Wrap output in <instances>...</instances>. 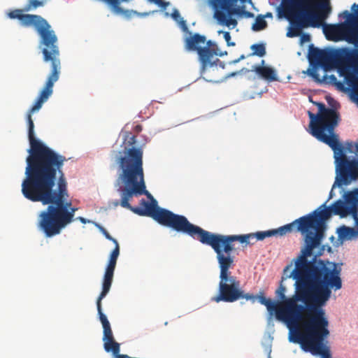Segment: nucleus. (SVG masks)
Listing matches in <instances>:
<instances>
[{
  "mask_svg": "<svg viewBox=\"0 0 358 358\" xmlns=\"http://www.w3.org/2000/svg\"><path fill=\"white\" fill-rule=\"evenodd\" d=\"M100 229L106 238L112 241L115 245V248L110 255L109 261L106 268L102 283V285L112 284L117 260L120 255V246L117 241L113 238L103 227H101Z\"/></svg>",
  "mask_w": 358,
  "mask_h": 358,
  "instance_id": "nucleus-14",
  "label": "nucleus"
},
{
  "mask_svg": "<svg viewBox=\"0 0 358 358\" xmlns=\"http://www.w3.org/2000/svg\"><path fill=\"white\" fill-rule=\"evenodd\" d=\"M182 23L183 24L184 26H185V22L184 20H182Z\"/></svg>",
  "mask_w": 358,
  "mask_h": 358,
  "instance_id": "nucleus-46",
  "label": "nucleus"
},
{
  "mask_svg": "<svg viewBox=\"0 0 358 358\" xmlns=\"http://www.w3.org/2000/svg\"><path fill=\"white\" fill-rule=\"evenodd\" d=\"M285 292V287H283L282 285H280V287L275 292L276 295L282 300L281 301H284L285 300L288 299L286 298Z\"/></svg>",
  "mask_w": 358,
  "mask_h": 358,
  "instance_id": "nucleus-28",
  "label": "nucleus"
},
{
  "mask_svg": "<svg viewBox=\"0 0 358 358\" xmlns=\"http://www.w3.org/2000/svg\"><path fill=\"white\" fill-rule=\"evenodd\" d=\"M358 192V189H356L354 191H351L350 192Z\"/></svg>",
  "mask_w": 358,
  "mask_h": 358,
  "instance_id": "nucleus-44",
  "label": "nucleus"
},
{
  "mask_svg": "<svg viewBox=\"0 0 358 358\" xmlns=\"http://www.w3.org/2000/svg\"><path fill=\"white\" fill-rule=\"evenodd\" d=\"M134 130L137 134L140 133L142 131V126L140 124H138V125L135 126V127L134 128Z\"/></svg>",
  "mask_w": 358,
  "mask_h": 358,
  "instance_id": "nucleus-36",
  "label": "nucleus"
},
{
  "mask_svg": "<svg viewBox=\"0 0 358 358\" xmlns=\"http://www.w3.org/2000/svg\"><path fill=\"white\" fill-rule=\"evenodd\" d=\"M264 62H264V60H262V65H264Z\"/></svg>",
  "mask_w": 358,
  "mask_h": 358,
  "instance_id": "nucleus-48",
  "label": "nucleus"
},
{
  "mask_svg": "<svg viewBox=\"0 0 358 358\" xmlns=\"http://www.w3.org/2000/svg\"><path fill=\"white\" fill-rule=\"evenodd\" d=\"M301 41H302V42H307V41H310V36H309L308 34H303V35L301 36Z\"/></svg>",
  "mask_w": 358,
  "mask_h": 358,
  "instance_id": "nucleus-33",
  "label": "nucleus"
},
{
  "mask_svg": "<svg viewBox=\"0 0 358 358\" xmlns=\"http://www.w3.org/2000/svg\"><path fill=\"white\" fill-rule=\"evenodd\" d=\"M136 142V135L134 134H132L131 132L130 131H125L124 133V138H123V144L124 145V150L122 151V155H120L117 159V163L118 164V168L120 169V158L123 157L124 156H125L126 155V152L131 149V148H141L142 149V151L143 152V145L141 146H139V147H135L134 145Z\"/></svg>",
  "mask_w": 358,
  "mask_h": 358,
  "instance_id": "nucleus-18",
  "label": "nucleus"
},
{
  "mask_svg": "<svg viewBox=\"0 0 358 358\" xmlns=\"http://www.w3.org/2000/svg\"><path fill=\"white\" fill-rule=\"evenodd\" d=\"M207 46L205 48H215L217 50V46L215 43L212 42L211 41H208L206 42Z\"/></svg>",
  "mask_w": 358,
  "mask_h": 358,
  "instance_id": "nucleus-32",
  "label": "nucleus"
},
{
  "mask_svg": "<svg viewBox=\"0 0 358 358\" xmlns=\"http://www.w3.org/2000/svg\"><path fill=\"white\" fill-rule=\"evenodd\" d=\"M356 52L357 50H351L348 48L333 50V69H336L340 75L344 77L349 87L352 86V83L349 81L348 76L352 73Z\"/></svg>",
  "mask_w": 358,
  "mask_h": 358,
  "instance_id": "nucleus-12",
  "label": "nucleus"
},
{
  "mask_svg": "<svg viewBox=\"0 0 358 358\" xmlns=\"http://www.w3.org/2000/svg\"><path fill=\"white\" fill-rule=\"evenodd\" d=\"M23 11H24V9H15L8 12L7 15L10 19L19 20L20 24L23 27H34L40 36L39 45L43 47L41 49L43 55L45 50L48 53L59 50L57 37L48 21L41 15L24 14Z\"/></svg>",
  "mask_w": 358,
  "mask_h": 358,
  "instance_id": "nucleus-10",
  "label": "nucleus"
},
{
  "mask_svg": "<svg viewBox=\"0 0 358 358\" xmlns=\"http://www.w3.org/2000/svg\"><path fill=\"white\" fill-rule=\"evenodd\" d=\"M354 7H357L358 8V5L354 3L353 6H352V8H354Z\"/></svg>",
  "mask_w": 358,
  "mask_h": 358,
  "instance_id": "nucleus-45",
  "label": "nucleus"
},
{
  "mask_svg": "<svg viewBox=\"0 0 358 358\" xmlns=\"http://www.w3.org/2000/svg\"><path fill=\"white\" fill-rule=\"evenodd\" d=\"M337 233L340 239L352 240L358 238V230L357 228L341 226L338 229Z\"/></svg>",
  "mask_w": 358,
  "mask_h": 358,
  "instance_id": "nucleus-20",
  "label": "nucleus"
},
{
  "mask_svg": "<svg viewBox=\"0 0 358 358\" xmlns=\"http://www.w3.org/2000/svg\"><path fill=\"white\" fill-rule=\"evenodd\" d=\"M310 75L313 78H314L315 80H320L319 76L317 73V71L315 70H313L310 73Z\"/></svg>",
  "mask_w": 358,
  "mask_h": 358,
  "instance_id": "nucleus-35",
  "label": "nucleus"
},
{
  "mask_svg": "<svg viewBox=\"0 0 358 358\" xmlns=\"http://www.w3.org/2000/svg\"><path fill=\"white\" fill-rule=\"evenodd\" d=\"M206 38L204 36L199 34H194L185 40V47L189 50L198 51V49L202 48L201 45L205 44Z\"/></svg>",
  "mask_w": 358,
  "mask_h": 358,
  "instance_id": "nucleus-19",
  "label": "nucleus"
},
{
  "mask_svg": "<svg viewBox=\"0 0 358 358\" xmlns=\"http://www.w3.org/2000/svg\"><path fill=\"white\" fill-rule=\"evenodd\" d=\"M255 71L260 78L267 81H275L278 80L275 71L271 67L254 65L251 69Z\"/></svg>",
  "mask_w": 358,
  "mask_h": 358,
  "instance_id": "nucleus-17",
  "label": "nucleus"
},
{
  "mask_svg": "<svg viewBox=\"0 0 358 358\" xmlns=\"http://www.w3.org/2000/svg\"><path fill=\"white\" fill-rule=\"evenodd\" d=\"M328 291L308 312L292 331L290 341L299 343L301 347L313 355H321L322 358H330L329 350L324 342L330 334L329 320L323 308L331 296V290Z\"/></svg>",
  "mask_w": 358,
  "mask_h": 358,
  "instance_id": "nucleus-7",
  "label": "nucleus"
},
{
  "mask_svg": "<svg viewBox=\"0 0 358 358\" xmlns=\"http://www.w3.org/2000/svg\"><path fill=\"white\" fill-rule=\"evenodd\" d=\"M120 173L117 179L120 194V206L141 216H148L162 226L196 239L203 231L191 223L186 217L160 208L146 189L143 151L131 148L120 159Z\"/></svg>",
  "mask_w": 358,
  "mask_h": 358,
  "instance_id": "nucleus-3",
  "label": "nucleus"
},
{
  "mask_svg": "<svg viewBox=\"0 0 358 358\" xmlns=\"http://www.w3.org/2000/svg\"><path fill=\"white\" fill-rule=\"evenodd\" d=\"M236 74H238V72L232 73L231 75L232 76H236Z\"/></svg>",
  "mask_w": 358,
  "mask_h": 358,
  "instance_id": "nucleus-42",
  "label": "nucleus"
},
{
  "mask_svg": "<svg viewBox=\"0 0 358 358\" xmlns=\"http://www.w3.org/2000/svg\"><path fill=\"white\" fill-rule=\"evenodd\" d=\"M218 34H222L228 46H234L236 43L231 41V35L229 31H219Z\"/></svg>",
  "mask_w": 358,
  "mask_h": 358,
  "instance_id": "nucleus-27",
  "label": "nucleus"
},
{
  "mask_svg": "<svg viewBox=\"0 0 358 358\" xmlns=\"http://www.w3.org/2000/svg\"><path fill=\"white\" fill-rule=\"evenodd\" d=\"M318 113L308 111L310 123L308 131L319 141L328 145L334 151L336 162L340 171V178H336L333 188L338 185H347L358 178V160H348L343 153V145L340 143L335 128L340 121V115L335 109L326 108L323 103L315 102Z\"/></svg>",
  "mask_w": 358,
  "mask_h": 358,
  "instance_id": "nucleus-6",
  "label": "nucleus"
},
{
  "mask_svg": "<svg viewBox=\"0 0 358 358\" xmlns=\"http://www.w3.org/2000/svg\"><path fill=\"white\" fill-rule=\"evenodd\" d=\"M240 61H241V60H240V59H239V58H238V59H237L234 60V63H237V62H240Z\"/></svg>",
  "mask_w": 358,
  "mask_h": 358,
  "instance_id": "nucleus-43",
  "label": "nucleus"
},
{
  "mask_svg": "<svg viewBox=\"0 0 358 358\" xmlns=\"http://www.w3.org/2000/svg\"><path fill=\"white\" fill-rule=\"evenodd\" d=\"M267 25L266 21L262 17V15H259L257 16L252 29L255 31H259L266 29Z\"/></svg>",
  "mask_w": 358,
  "mask_h": 358,
  "instance_id": "nucleus-23",
  "label": "nucleus"
},
{
  "mask_svg": "<svg viewBox=\"0 0 358 358\" xmlns=\"http://www.w3.org/2000/svg\"><path fill=\"white\" fill-rule=\"evenodd\" d=\"M283 11L290 22L289 38L299 36L303 28L319 27L331 13L329 2L283 0Z\"/></svg>",
  "mask_w": 358,
  "mask_h": 358,
  "instance_id": "nucleus-9",
  "label": "nucleus"
},
{
  "mask_svg": "<svg viewBox=\"0 0 358 358\" xmlns=\"http://www.w3.org/2000/svg\"><path fill=\"white\" fill-rule=\"evenodd\" d=\"M150 3H153L158 6L165 9L169 4V2L164 1L163 0H148Z\"/></svg>",
  "mask_w": 358,
  "mask_h": 358,
  "instance_id": "nucleus-30",
  "label": "nucleus"
},
{
  "mask_svg": "<svg viewBox=\"0 0 358 358\" xmlns=\"http://www.w3.org/2000/svg\"><path fill=\"white\" fill-rule=\"evenodd\" d=\"M120 202H119L118 201H115L114 203H113V205L114 206H117L118 205H120Z\"/></svg>",
  "mask_w": 358,
  "mask_h": 358,
  "instance_id": "nucleus-40",
  "label": "nucleus"
},
{
  "mask_svg": "<svg viewBox=\"0 0 358 358\" xmlns=\"http://www.w3.org/2000/svg\"><path fill=\"white\" fill-rule=\"evenodd\" d=\"M245 55H241V57H239V59H240V60H242V59H245Z\"/></svg>",
  "mask_w": 358,
  "mask_h": 358,
  "instance_id": "nucleus-41",
  "label": "nucleus"
},
{
  "mask_svg": "<svg viewBox=\"0 0 358 358\" xmlns=\"http://www.w3.org/2000/svg\"><path fill=\"white\" fill-rule=\"evenodd\" d=\"M43 61L50 62L51 71L45 81V85L37 97L34 106L29 110L27 115L28 124V138L30 148L28 150L29 155L27 157V167L38 163L62 156L35 137L34 124L31 115L38 111L43 104L48 101L53 92L54 84L59 80L61 72V62L59 59V50L48 53L45 51Z\"/></svg>",
  "mask_w": 358,
  "mask_h": 358,
  "instance_id": "nucleus-8",
  "label": "nucleus"
},
{
  "mask_svg": "<svg viewBox=\"0 0 358 358\" xmlns=\"http://www.w3.org/2000/svg\"><path fill=\"white\" fill-rule=\"evenodd\" d=\"M352 218H353V220H355V227H356V228H357V230H358V210H357V212H356V216H355V215H354L352 216Z\"/></svg>",
  "mask_w": 358,
  "mask_h": 358,
  "instance_id": "nucleus-34",
  "label": "nucleus"
},
{
  "mask_svg": "<svg viewBox=\"0 0 358 358\" xmlns=\"http://www.w3.org/2000/svg\"><path fill=\"white\" fill-rule=\"evenodd\" d=\"M356 149H357V150L358 152V143L356 145Z\"/></svg>",
  "mask_w": 358,
  "mask_h": 358,
  "instance_id": "nucleus-47",
  "label": "nucleus"
},
{
  "mask_svg": "<svg viewBox=\"0 0 358 358\" xmlns=\"http://www.w3.org/2000/svg\"><path fill=\"white\" fill-rule=\"evenodd\" d=\"M76 220H80L83 224H85L87 222L86 219L83 217H78L76 218Z\"/></svg>",
  "mask_w": 358,
  "mask_h": 358,
  "instance_id": "nucleus-38",
  "label": "nucleus"
},
{
  "mask_svg": "<svg viewBox=\"0 0 358 358\" xmlns=\"http://www.w3.org/2000/svg\"><path fill=\"white\" fill-rule=\"evenodd\" d=\"M250 70L248 69H245V68H243L241 70V73H248L250 72Z\"/></svg>",
  "mask_w": 358,
  "mask_h": 358,
  "instance_id": "nucleus-39",
  "label": "nucleus"
},
{
  "mask_svg": "<svg viewBox=\"0 0 358 358\" xmlns=\"http://www.w3.org/2000/svg\"><path fill=\"white\" fill-rule=\"evenodd\" d=\"M246 2L251 3V0H208L218 24L232 29L238 24L237 20L232 17L234 15L246 19L255 17L254 13L246 10Z\"/></svg>",
  "mask_w": 358,
  "mask_h": 358,
  "instance_id": "nucleus-11",
  "label": "nucleus"
},
{
  "mask_svg": "<svg viewBox=\"0 0 358 358\" xmlns=\"http://www.w3.org/2000/svg\"><path fill=\"white\" fill-rule=\"evenodd\" d=\"M326 203L313 212L295 220L275 229L268 230L263 236H282L292 231H299L304 236V247L301 254L308 259L312 256L314 248L318 247L324 236L326 221L332 215L345 217L355 215L358 210V192H348L345 194L344 200L338 199L331 206L326 207Z\"/></svg>",
  "mask_w": 358,
  "mask_h": 358,
  "instance_id": "nucleus-5",
  "label": "nucleus"
},
{
  "mask_svg": "<svg viewBox=\"0 0 358 358\" xmlns=\"http://www.w3.org/2000/svg\"><path fill=\"white\" fill-rule=\"evenodd\" d=\"M171 15L172 17L176 21L180 19V15L178 10H174Z\"/></svg>",
  "mask_w": 358,
  "mask_h": 358,
  "instance_id": "nucleus-31",
  "label": "nucleus"
},
{
  "mask_svg": "<svg viewBox=\"0 0 358 358\" xmlns=\"http://www.w3.org/2000/svg\"><path fill=\"white\" fill-rule=\"evenodd\" d=\"M268 358H270V357H268Z\"/></svg>",
  "mask_w": 358,
  "mask_h": 358,
  "instance_id": "nucleus-49",
  "label": "nucleus"
},
{
  "mask_svg": "<svg viewBox=\"0 0 358 358\" xmlns=\"http://www.w3.org/2000/svg\"><path fill=\"white\" fill-rule=\"evenodd\" d=\"M348 24L329 25L324 29V33L329 40L339 41L345 40L349 43L358 41V34L352 33Z\"/></svg>",
  "mask_w": 358,
  "mask_h": 358,
  "instance_id": "nucleus-13",
  "label": "nucleus"
},
{
  "mask_svg": "<svg viewBox=\"0 0 358 358\" xmlns=\"http://www.w3.org/2000/svg\"><path fill=\"white\" fill-rule=\"evenodd\" d=\"M262 17L264 19H265V18H272L273 17V14L271 12H268L265 15H262Z\"/></svg>",
  "mask_w": 358,
  "mask_h": 358,
  "instance_id": "nucleus-37",
  "label": "nucleus"
},
{
  "mask_svg": "<svg viewBox=\"0 0 358 358\" xmlns=\"http://www.w3.org/2000/svg\"><path fill=\"white\" fill-rule=\"evenodd\" d=\"M333 50H320L317 48L310 49L309 59L322 66L324 70L333 69L332 65Z\"/></svg>",
  "mask_w": 358,
  "mask_h": 358,
  "instance_id": "nucleus-15",
  "label": "nucleus"
},
{
  "mask_svg": "<svg viewBox=\"0 0 358 358\" xmlns=\"http://www.w3.org/2000/svg\"><path fill=\"white\" fill-rule=\"evenodd\" d=\"M250 48L253 50L252 55L263 57L266 55V48L264 44H253Z\"/></svg>",
  "mask_w": 358,
  "mask_h": 358,
  "instance_id": "nucleus-24",
  "label": "nucleus"
},
{
  "mask_svg": "<svg viewBox=\"0 0 358 358\" xmlns=\"http://www.w3.org/2000/svg\"><path fill=\"white\" fill-rule=\"evenodd\" d=\"M196 52L201 64V73H203L206 68L217 65V62H220L217 58L214 59L215 57L219 55L215 48H202L198 49Z\"/></svg>",
  "mask_w": 358,
  "mask_h": 358,
  "instance_id": "nucleus-16",
  "label": "nucleus"
},
{
  "mask_svg": "<svg viewBox=\"0 0 358 358\" xmlns=\"http://www.w3.org/2000/svg\"><path fill=\"white\" fill-rule=\"evenodd\" d=\"M348 78L349 81L352 83V86L358 87V51L356 52L355 62L352 73H350L348 76Z\"/></svg>",
  "mask_w": 358,
  "mask_h": 358,
  "instance_id": "nucleus-22",
  "label": "nucleus"
},
{
  "mask_svg": "<svg viewBox=\"0 0 358 358\" xmlns=\"http://www.w3.org/2000/svg\"><path fill=\"white\" fill-rule=\"evenodd\" d=\"M356 13V15H354L346 10L340 14V17L346 20V21L342 24H349L348 26L350 27L352 33H355V34H357V32L355 29V26L358 22V12Z\"/></svg>",
  "mask_w": 358,
  "mask_h": 358,
  "instance_id": "nucleus-21",
  "label": "nucleus"
},
{
  "mask_svg": "<svg viewBox=\"0 0 358 358\" xmlns=\"http://www.w3.org/2000/svg\"><path fill=\"white\" fill-rule=\"evenodd\" d=\"M268 231H257L244 235H222L213 234L203 230L195 239L202 244L210 246L216 253L217 261L220 269L218 294L212 298V301L219 303L234 302L241 299L251 301L255 303L256 296L254 294L245 293L241 288V282L234 275H232L230 268L234 265V250L233 242L239 241L241 243L254 244L252 241H262L271 236H263Z\"/></svg>",
  "mask_w": 358,
  "mask_h": 358,
  "instance_id": "nucleus-4",
  "label": "nucleus"
},
{
  "mask_svg": "<svg viewBox=\"0 0 358 358\" xmlns=\"http://www.w3.org/2000/svg\"><path fill=\"white\" fill-rule=\"evenodd\" d=\"M330 83L334 85L337 89L341 91L345 92L348 90H350L349 87L346 88L343 83L341 81H338L337 78L334 75H331L329 76Z\"/></svg>",
  "mask_w": 358,
  "mask_h": 358,
  "instance_id": "nucleus-26",
  "label": "nucleus"
},
{
  "mask_svg": "<svg viewBox=\"0 0 358 358\" xmlns=\"http://www.w3.org/2000/svg\"><path fill=\"white\" fill-rule=\"evenodd\" d=\"M67 161L62 155L26 167L22 183L24 196L34 202L48 205L39 215L38 228L46 237L60 234L62 229L74 221L78 210L69 200L67 181L63 171Z\"/></svg>",
  "mask_w": 358,
  "mask_h": 358,
  "instance_id": "nucleus-2",
  "label": "nucleus"
},
{
  "mask_svg": "<svg viewBox=\"0 0 358 358\" xmlns=\"http://www.w3.org/2000/svg\"><path fill=\"white\" fill-rule=\"evenodd\" d=\"M292 263L283 269L282 280L292 278L295 280V294L280 302L266 299L263 292L256 296V300L264 305L272 314L275 312L279 320L285 322L290 331L304 317L329 288L336 291L342 287L341 266L335 262L317 259L314 256L310 260L301 253Z\"/></svg>",
  "mask_w": 358,
  "mask_h": 358,
  "instance_id": "nucleus-1",
  "label": "nucleus"
},
{
  "mask_svg": "<svg viewBox=\"0 0 358 358\" xmlns=\"http://www.w3.org/2000/svg\"><path fill=\"white\" fill-rule=\"evenodd\" d=\"M45 0H29L27 4L25 6L24 10L27 12L32 9L37 8L38 7L43 6Z\"/></svg>",
  "mask_w": 358,
  "mask_h": 358,
  "instance_id": "nucleus-25",
  "label": "nucleus"
},
{
  "mask_svg": "<svg viewBox=\"0 0 358 358\" xmlns=\"http://www.w3.org/2000/svg\"><path fill=\"white\" fill-rule=\"evenodd\" d=\"M349 88L351 90L352 99L358 105V87L351 86Z\"/></svg>",
  "mask_w": 358,
  "mask_h": 358,
  "instance_id": "nucleus-29",
  "label": "nucleus"
}]
</instances>
